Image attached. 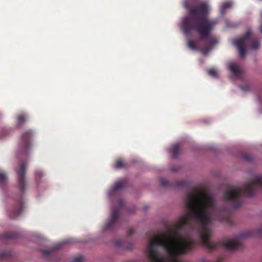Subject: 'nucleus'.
I'll list each match as a JSON object with an SVG mask.
<instances>
[{"label":"nucleus","mask_w":262,"mask_h":262,"mask_svg":"<svg viewBox=\"0 0 262 262\" xmlns=\"http://www.w3.org/2000/svg\"><path fill=\"white\" fill-rule=\"evenodd\" d=\"M252 32L248 29L245 34L242 37L232 41V43L237 48L241 57H245L248 51H254L259 49V41L251 37Z\"/></svg>","instance_id":"nucleus-5"},{"label":"nucleus","mask_w":262,"mask_h":262,"mask_svg":"<svg viewBox=\"0 0 262 262\" xmlns=\"http://www.w3.org/2000/svg\"><path fill=\"white\" fill-rule=\"evenodd\" d=\"M34 135L35 132L32 129L27 130L22 134L21 141L14 155L16 161H23L29 156L34 146L32 139Z\"/></svg>","instance_id":"nucleus-4"},{"label":"nucleus","mask_w":262,"mask_h":262,"mask_svg":"<svg viewBox=\"0 0 262 262\" xmlns=\"http://www.w3.org/2000/svg\"><path fill=\"white\" fill-rule=\"evenodd\" d=\"M184 7L189 14L182 19L180 25L186 36L196 33L200 36L199 39L187 38V46L192 51H200L207 55L219 42L218 39L212 33L217 23V19H209L207 14L210 7L205 2L199 0H185Z\"/></svg>","instance_id":"nucleus-2"},{"label":"nucleus","mask_w":262,"mask_h":262,"mask_svg":"<svg viewBox=\"0 0 262 262\" xmlns=\"http://www.w3.org/2000/svg\"><path fill=\"white\" fill-rule=\"evenodd\" d=\"M159 182L161 184L163 187H170L172 185L165 178H160L159 179Z\"/></svg>","instance_id":"nucleus-17"},{"label":"nucleus","mask_w":262,"mask_h":262,"mask_svg":"<svg viewBox=\"0 0 262 262\" xmlns=\"http://www.w3.org/2000/svg\"><path fill=\"white\" fill-rule=\"evenodd\" d=\"M132 245L129 244L128 246L125 247V249L126 250H130L132 248Z\"/></svg>","instance_id":"nucleus-30"},{"label":"nucleus","mask_w":262,"mask_h":262,"mask_svg":"<svg viewBox=\"0 0 262 262\" xmlns=\"http://www.w3.org/2000/svg\"><path fill=\"white\" fill-rule=\"evenodd\" d=\"M127 181L124 179L115 183L113 187V190L116 191L122 189L127 186Z\"/></svg>","instance_id":"nucleus-11"},{"label":"nucleus","mask_w":262,"mask_h":262,"mask_svg":"<svg viewBox=\"0 0 262 262\" xmlns=\"http://www.w3.org/2000/svg\"><path fill=\"white\" fill-rule=\"evenodd\" d=\"M208 74L212 77H216L217 76V72L214 69L209 70Z\"/></svg>","instance_id":"nucleus-19"},{"label":"nucleus","mask_w":262,"mask_h":262,"mask_svg":"<svg viewBox=\"0 0 262 262\" xmlns=\"http://www.w3.org/2000/svg\"><path fill=\"white\" fill-rule=\"evenodd\" d=\"M26 165H20L18 168L16 169L17 187L21 193L24 192L28 185L26 179L27 170Z\"/></svg>","instance_id":"nucleus-6"},{"label":"nucleus","mask_w":262,"mask_h":262,"mask_svg":"<svg viewBox=\"0 0 262 262\" xmlns=\"http://www.w3.org/2000/svg\"><path fill=\"white\" fill-rule=\"evenodd\" d=\"M228 68L231 72L230 78L232 80H235L242 78L243 75L242 69L236 62L230 61L228 63Z\"/></svg>","instance_id":"nucleus-9"},{"label":"nucleus","mask_w":262,"mask_h":262,"mask_svg":"<svg viewBox=\"0 0 262 262\" xmlns=\"http://www.w3.org/2000/svg\"><path fill=\"white\" fill-rule=\"evenodd\" d=\"M124 241L120 239L114 241V245L117 247H124Z\"/></svg>","instance_id":"nucleus-18"},{"label":"nucleus","mask_w":262,"mask_h":262,"mask_svg":"<svg viewBox=\"0 0 262 262\" xmlns=\"http://www.w3.org/2000/svg\"><path fill=\"white\" fill-rule=\"evenodd\" d=\"M62 245V244L59 243L56 244L53 248H52L51 250H47V249H42L41 250V252L42 253L43 256L48 257L51 255L54 252L55 250L58 249L60 248H61Z\"/></svg>","instance_id":"nucleus-13"},{"label":"nucleus","mask_w":262,"mask_h":262,"mask_svg":"<svg viewBox=\"0 0 262 262\" xmlns=\"http://www.w3.org/2000/svg\"><path fill=\"white\" fill-rule=\"evenodd\" d=\"M28 119V116L26 114H22L18 115L16 117V127L20 128L26 122Z\"/></svg>","instance_id":"nucleus-12"},{"label":"nucleus","mask_w":262,"mask_h":262,"mask_svg":"<svg viewBox=\"0 0 262 262\" xmlns=\"http://www.w3.org/2000/svg\"><path fill=\"white\" fill-rule=\"evenodd\" d=\"M180 146L178 143L172 144L168 149V152L171 159H176L180 152Z\"/></svg>","instance_id":"nucleus-10"},{"label":"nucleus","mask_w":262,"mask_h":262,"mask_svg":"<svg viewBox=\"0 0 262 262\" xmlns=\"http://www.w3.org/2000/svg\"><path fill=\"white\" fill-rule=\"evenodd\" d=\"M126 165H115L114 168L116 169H120L125 167Z\"/></svg>","instance_id":"nucleus-26"},{"label":"nucleus","mask_w":262,"mask_h":262,"mask_svg":"<svg viewBox=\"0 0 262 262\" xmlns=\"http://www.w3.org/2000/svg\"><path fill=\"white\" fill-rule=\"evenodd\" d=\"M23 208V196L21 194H19L15 200L14 205L8 209V214L10 217L14 219L20 214Z\"/></svg>","instance_id":"nucleus-7"},{"label":"nucleus","mask_w":262,"mask_h":262,"mask_svg":"<svg viewBox=\"0 0 262 262\" xmlns=\"http://www.w3.org/2000/svg\"><path fill=\"white\" fill-rule=\"evenodd\" d=\"M134 229L133 228H130L128 230V232H127V234L128 235H132L133 233H134Z\"/></svg>","instance_id":"nucleus-29"},{"label":"nucleus","mask_w":262,"mask_h":262,"mask_svg":"<svg viewBox=\"0 0 262 262\" xmlns=\"http://www.w3.org/2000/svg\"><path fill=\"white\" fill-rule=\"evenodd\" d=\"M84 260V257L82 256L76 257L70 262H83Z\"/></svg>","instance_id":"nucleus-22"},{"label":"nucleus","mask_w":262,"mask_h":262,"mask_svg":"<svg viewBox=\"0 0 262 262\" xmlns=\"http://www.w3.org/2000/svg\"><path fill=\"white\" fill-rule=\"evenodd\" d=\"M35 176L36 178H41L43 176V173L41 171H36L35 172Z\"/></svg>","instance_id":"nucleus-24"},{"label":"nucleus","mask_w":262,"mask_h":262,"mask_svg":"<svg viewBox=\"0 0 262 262\" xmlns=\"http://www.w3.org/2000/svg\"><path fill=\"white\" fill-rule=\"evenodd\" d=\"M185 203L189 213L182 215L170 226L168 234H156L150 240L146 249L149 262H183L178 255L191 250L195 245V242L188 233V231L193 229L192 219L200 224L198 230L200 241L209 250L219 247L230 251L237 250L241 247L239 239L258 235V230H249L242 233L236 239L210 242L211 231L209 226L216 212L213 195L206 192L189 193Z\"/></svg>","instance_id":"nucleus-1"},{"label":"nucleus","mask_w":262,"mask_h":262,"mask_svg":"<svg viewBox=\"0 0 262 262\" xmlns=\"http://www.w3.org/2000/svg\"><path fill=\"white\" fill-rule=\"evenodd\" d=\"M262 190V176H255L242 188L228 186L225 190L223 199L231 203L232 207L236 209L241 206L242 195L251 197L257 190Z\"/></svg>","instance_id":"nucleus-3"},{"label":"nucleus","mask_w":262,"mask_h":262,"mask_svg":"<svg viewBox=\"0 0 262 262\" xmlns=\"http://www.w3.org/2000/svg\"><path fill=\"white\" fill-rule=\"evenodd\" d=\"M232 3L229 1L224 3L220 8V13L222 15L224 14L227 10L229 9L232 7Z\"/></svg>","instance_id":"nucleus-14"},{"label":"nucleus","mask_w":262,"mask_h":262,"mask_svg":"<svg viewBox=\"0 0 262 262\" xmlns=\"http://www.w3.org/2000/svg\"><path fill=\"white\" fill-rule=\"evenodd\" d=\"M125 162V161L123 158H118L116 161V164H124Z\"/></svg>","instance_id":"nucleus-23"},{"label":"nucleus","mask_w":262,"mask_h":262,"mask_svg":"<svg viewBox=\"0 0 262 262\" xmlns=\"http://www.w3.org/2000/svg\"><path fill=\"white\" fill-rule=\"evenodd\" d=\"M8 177L6 173L0 170V186L3 187L7 184Z\"/></svg>","instance_id":"nucleus-15"},{"label":"nucleus","mask_w":262,"mask_h":262,"mask_svg":"<svg viewBox=\"0 0 262 262\" xmlns=\"http://www.w3.org/2000/svg\"><path fill=\"white\" fill-rule=\"evenodd\" d=\"M186 182L184 181H179L176 183V186L180 187H184L186 186Z\"/></svg>","instance_id":"nucleus-21"},{"label":"nucleus","mask_w":262,"mask_h":262,"mask_svg":"<svg viewBox=\"0 0 262 262\" xmlns=\"http://www.w3.org/2000/svg\"><path fill=\"white\" fill-rule=\"evenodd\" d=\"M244 159H246L247 161H250L251 159H252V157L251 156H249V155H245L244 156Z\"/></svg>","instance_id":"nucleus-28"},{"label":"nucleus","mask_w":262,"mask_h":262,"mask_svg":"<svg viewBox=\"0 0 262 262\" xmlns=\"http://www.w3.org/2000/svg\"><path fill=\"white\" fill-rule=\"evenodd\" d=\"M260 32L262 33V23L260 25Z\"/></svg>","instance_id":"nucleus-31"},{"label":"nucleus","mask_w":262,"mask_h":262,"mask_svg":"<svg viewBox=\"0 0 262 262\" xmlns=\"http://www.w3.org/2000/svg\"><path fill=\"white\" fill-rule=\"evenodd\" d=\"M18 236V234L15 232H7L2 235L1 237L3 239H14Z\"/></svg>","instance_id":"nucleus-16"},{"label":"nucleus","mask_w":262,"mask_h":262,"mask_svg":"<svg viewBox=\"0 0 262 262\" xmlns=\"http://www.w3.org/2000/svg\"><path fill=\"white\" fill-rule=\"evenodd\" d=\"M10 256V253L8 251H3L0 252V257L6 258Z\"/></svg>","instance_id":"nucleus-20"},{"label":"nucleus","mask_w":262,"mask_h":262,"mask_svg":"<svg viewBox=\"0 0 262 262\" xmlns=\"http://www.w3.org/2000/svg\"><path fill=\"white\" fill-rule=\"evenodd\" d=\"M119 207H115L113 209L111 217L108 222L104 227V231H107L113 228L114 225L117 223L120 212V208L123 206V201L122 200H119L118 201Z\"/></svg>","instance_id":"nucleus-8"},{"label":"nucleus","mask_w":262,"mask_h":262,"mask_svg":"<svg viewBox=\"0 0 262 262\" xmlns=\"http://www.w3.org/2000/svg\"><path fill=\"white\" fill-rule=\"evenodd\" d=\"M180 169V167L179 166H177L174 167H172L171 168V171L173 172H178Z\"/></svg>","instance_id":"nucleus-27"},{"label":"nucleus","mask_w":262,"mask_h":262,"mask_svg":"<svg viewBox=\"0 0 262 262\" xmlns=\"http://www.w3.org/2000/svg\"><path fill=\"white\" fill-rule=\"evenodd\" d=\"M241 88L243 91L246 92L249 89V86L246 84L245 86H241Z\"/></svg>","instance_id":"nucleus-25"}]
</instances>
